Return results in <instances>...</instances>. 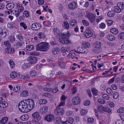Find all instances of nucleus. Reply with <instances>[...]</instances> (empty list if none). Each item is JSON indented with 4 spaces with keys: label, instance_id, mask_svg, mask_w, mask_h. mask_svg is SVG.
<instances>
[{
    "label": "nucleus",
    "instance_id": "nucleus-1",
    "mask_svg": "<svg viewBox=\"0 0 124 124\" xmlns=\"http://www.w3.org/2000/svg\"><path fill=\"white\" fill-rule=\"evenodd\" d=\"M34 101L31 99H28L22 101L18 105L19 111L22 112L26 113L35 107Z\"/></svg>",
    "mask_w": 124,
    "mask_h": 124
},
{
    "label": "nucleus",
    "instance_id": "nucleus-2",
    "mask_svg": "<svg viewBox=\"0 0 124 124\" xmlns=\"http://www.w3.org/2000/svg\"><path fill=\"white\" fill-rule=\"evenodd\" d=\"M55 35L56 38L59 39V41L62 43L68 44L70 42L68 39L70 36L68 31L66 33H62L59 29L55 28Z\"/></svg>",
    "mask_w": 124,
    "mask_h": 124
},
{
    "label": "nucleus",
    "instance_id": "nucleus-3",
    "mask_svg": "<svg viewBox=\"0 0 124 124\" xmlns=\"http://www.w3.org/2000/svg\"><path fill=\"white\" fill-rule=\"evenodd\" d=\"M36 48L37 51H46L49 49V44L46 42H41L37 45Z\"/></svg>",
    "mask_w": 124,
    "mask_h": 124
},
{
    "label": "nucleus",
    "instance_id": "nucleus-4",
    "mask_svg": "<svg viewBox=\"0 0 124 124\" xmlns=\"http://www.w3.org/2000/svg\"><path fill=\"white\" fill-rule=\"evenodd\" d=\"M117 6H115L114 8L115 12L119 13L122 10L124 9V3L122 2H119L117 4Z\"/></svg>",
    "mask_w": 124,
    "mask_h": 124
},
{
    "label": "nucleus",
    "instance_id": "nucleus-5",
    "mask_svg": "<svg viewBox=\"0 0 124 124\" xmlns=\"http://www.w3.org/2000/svg\"><path fill=\"white\" fill-rule=\"evenodd\" d=\"M68 7L69 9L73 10L78 8V5L76 2L72 1L68 4Z\"/></svg>",
    "mask_w": 124,
    "mask_h": 124
},
{
    "label": "nucleus",
    "instance_id": "nucleus-6",
    "mask_svg": "<svg viewBox=\"0 0 124 124\" xmlns=\"http://www.w3.org/2000/svg\"><path fill=\"white\" fill-rule=\"evenodd\" d=\"M41 27L40 24L38 23H32L31 26V29L34 31H38Z\"/></svg>",
    "mask_w": 124,
    "mask_h": 124
},
{
    "label": "nucleus",
    "instance_id": "nucleus-7",
    "mask_svg": "<svg viewBox=\"0 0 124 124\" xmlns=\"http://www.w3.org/2000/svg\"><path fill=\"white\" fill-rule=\"evenodd\" d=\"M32 116L34 120V121L37 122L40 120V116L39 113L37 112H35L32 115Z\"/></svg>",
    "mask_w": 124,
    "mask_h": 124
},
{
    "label": "nucleus",
    "instance_id": "nucleus-8",
    "mask_svg": "<svg viewBox=\"0 0 124 124\" xmlns=\"http://www.w3.org/2000/svg\"><path fill=\"white\" fill-rule=\"evenodd\" d=\"M84 33V36L87 38H89L91 37L92 36V33L89 28L86 29Z\"/></svg>",
    "mask_w": 124,
    "mask_h": 124
},
{
    "label": "nucleus",
    "instance_id": "nucleus-9",
    "mask_svg": "<svg viewBox=\"0 0 124 124\" xmlns=\"http://www.w3.org/2000/svg\"><path fill=\"white\" fill-rule=\"evenodd\" d=\"M27 60L30 64H33L36 63L37 61V58L35 57L30 56L28 58Z\"/></svg>",
    "mask_w": 124,
    "mask_h": 124
},
{
    "label": "nucleus",
    "instance_id": "nucleus-10",
    "mask_svg": "<svg viewBox=\"0 0 124 124\" xmlns=\"http://www.w3.org/2000/svg\"><path fill=\"white\" fill-rule=\"evenodd\" d=\"M72 103L74 105H77L79 104L81 102V100L78 96L74 97L72 99Z\"/></svg>",
    "mask_w": 124,
    "mask_h": 124
},
{
    "label": "nucleus",
    "instance_id": "nucleus-11",
    "mask_svg": "<svg viewBox=\"0 0 124 124\" xmlns=\"http://www.w3.org/2000/svg\"><path fill=\"white\" fill-rule=\"evenodd\" d=\"M87 17L92 23H93L95 22V16L93 14H89L87 15Z\"/></svg>",
    "mask_w": 124,
    "mask_h": 124
},
{
    "label": "nucleus",
    "instance_id": "nucleus-12",
    "mask_svg": "<svg viewBox=\"0 0 124 124\" xmlns=\"http://www.w3.org/2000/svg\"><path fill=\"white\" fill-rule=\"evenodd\" d=\"M77 51L76 52L78 53H86L87 51L85 48H83L81 47H79L77 48Z\"/></svg>",
    "mask_w": 124,
    "mask_h": 124
},
{
    "label": "nucleus",
    "instance_id": "nucleus-13",
    "mask_svg": "<svg viewBox=\"0 0 124 124\" xmlns=\"http://www.w3.org/2000/svg\"><path fill=\"white\" fill-rule=\"evenodd\" d=\"M48 109V107L46 106H44L41 108L39 110V113L41 114H44L46 113Z\"/></svg>",
    "mask_w": 124,
    "mask_h": 124
},
{
    "label": "nucleus",
    "instance_id": "nucleus-14",
    "mask_svg": "<svg viewBox=\"0 0 124 124\" xmlns=\"http://www.w3.org/2000/svg\"><path fill=\"white\" fill-rule=\"evenodd\" d=\"M64 110L63 108H59L57 109L55 111V114L57 115H62L64 113Z\"/></svg>",
    "mask_w": 124,
    "mask_h": 124
},
{
    "label": "nucleus",
    "instance_id": "nucleus-15",
    "mask_svg": "<svg viewBox=\"0 0 124 124\" xmlns=\"http://www.w3.org/2000/svg\"><path fill=\"white\" fill-rule=\"evenodd\" d=\"M54 119V116L51 114H49L47 115L45 118V120L48 122L52 121Z\"/></svg>",
    "mask_w": 124,
    "mask_h": 124
},
{
    "label": "nucleus",
    "instance_id": "nucleus-16",
    "mask_svg": "<svg viewBox=\"0 0 124 124\" xmlns=\"http://www.w3.org/2000/svg\"><path fill=\"white\" fill-rule=\"evenodd\" d=\"M74 121L73 118L69 117L66 119V120L64 122H62L63 124H71Z\"/></svg>",
    "mask_w": 124,
    "mask_h": 124
},
{
    "label": "nucleus",
    "instance_id": "nucleus-17",
    "mask_svg": "<svg viewBox=\"0 0 124 124\" xmlns=\"http://www.w3.org/2000/svg\"><path fill=\"white\" fill-rule=\"evenodd\" d=\"M70 25L72 27L76 26L78 24L77 21L75 19L71 20L70 21Z\"/></svg>",
    "mask_w": 124,
    "mask_h": 124
},
{
    "label": "nucleus",
    "instance_id": "nucleus-18",
    "mask_svg": "<svg viewBox=\"0 0 124 124\" xmlns=\"http://www.w3.org/2000/svg\"><path fill=\"white\" fill-rule=\"evenodd\" d=\"M5 51L7 53L9 54H13L15 52L14 49L10 47H7L6 48Z\"/></svg>",
    "mask_w": 124,
    "mask_h": 124
},
{
    "label": "nucleus",
    "instance_id": "nucleus-19",
    "mask_svg": "<svg viewBox=\"0 0 124 124\" xmlns=\"http://www.w3.org/2000/svg\"><path fill=\"white\" fill-rule=\"evenodd\" d=\"M14 5L13 3H10L8 4L6 6V8L8 10H10L14 7Z\"/></svg>",
    "mask_w": 124,
    "mask_h": 124
},
{
    "label": "nucleus",
    "instance_id": "nucleus-20",
    "mask_svg": "<svg viewBox=\"0 0 124 124\" xmlns=\"http://www.w3.org/2000/svg\"><path fill=\"white\" fill-rule=\"evenodd\" d=\"M8 105V103L7 102L5 101H3L0 103V108H5Z\"/></svg>",
    "mask_w": 124,
    "mask_h": 124
},
{
    "label": "nucleus",
    "instance_id": "nucleus-21",
    "mask_svg": "<svg viewBox=\"0 0 124 124\" xmlns=\"http://www.w3.org/2000/svg\"><path fill=\"white\" fill-rule=\"evenodd\" d=\"M16 9L20 13L22 12L24 8L22 6H20L19 3H17L16 4Z\"/></svg>",
    "mask_w": 124,
    "mask_h": 124
},
{
    "label": "nucleus",
    "instance_id": "nucleus-22",
    "mask_svg": "<svg viewBox=\"0 0 124 124\" xmlns=\"http://www.w3.org/2000/svg\"><path fill=\"white\" fill-rule=\"evenodd\" d=\"M38 102L40 105H41L46 104L47 103V101L46 99H42L39 100Z\"/></svg>",
    "mask_w": 124,
    "mask_h": 124
},
{
    "label": "nucleus",
    "instance_id": "nucleus-23",
    "mask_svg": "<svg viewBox=\"0 0 124 124\" xmlns=\"http://www.w3.org/2000/svg\"><path fill=\"white\" fill-rule=\"evenodd\" d=\"M8 119V118L7 117H3L0 120V123L1 124H4L7 122Z\"/></svg>",
    "mask_w": 124,
    "mask_h": 124
},
{
    "label": "nucleus",
    "instance_id": "nucleus-24",
    "mask_svg": "<svg viewBox=\"0 0 124 124\" xmlns=\"http://www.w3.org/2000/svg\"><path fill=\"white\" fill-rule=\"evenodd\" d=\"M21 120L23 121H26L29 118V116L27 115H23L20 116Z\"/></svg>",
    "mask_w": 124,
    "mask_h": 124
},
{
    "label": "nucleus",
    "instance_id": "nucleus-25",
    "mask_svg": "<svg viewBox=\"0 0 124 124\" xmlns=\"http://www.w3.org/2000/svg\"><path fill=\"white\" fill-rule=\"evenodd\" d=\"M55 120H56V122L55 124H63L62 122H64V121H62L61 118L60 117H58V116L56 117Z\"/></svg>",
    "mask_w": 124,
    "mask_h": 124
},
{
    "label": "nucleus",
    "instance_id": "nucleus-26",
    "mask_svg": "<svg viewBox=\"0 0 124 124\" xmlns=\"http://www.w3.org/2000/svg\"><path fill=\"white\" fill-rule=\"evenodd\" d=\"M104 107L103 106H98L97 109L98 111L101 114H102L104 113Z\"/></svg>",
    "mask_w": 124,
    "mask_h": 124
},
{
    "label": "nucleus",
    "instance_id": "nucleus-27",
    "mask_svg": "<svg viewBox=\"0 0 124 124\" xmlns=\"http://www.w3.org/2000/svg\"><path fill=\"white\" fill-rule=\"evenodd\" d=\"M82 45L83 47H85L84 48H88L90 46V43L88 42L85 41L84 42L82 43Z\"/></svg>",
    "mask_w": 124,
    "mask_h": 124
},
{
    "label": "nucleus",
    "instance_id": "nucleus-28",
    "mask_svg": "<svg viewBox=\"0 0 124 124\" xmlns=\"http://www.w3.org/2000/svg\"><path fill=\"white\" fill-rule=\"evenodd\" d=\"M30 66V64L29 63H24L22 65V67L23 69L25 70L27 68H29Z\"/></svg>",
    "mask_w": 124,
    "mask_h": 124
},
{
    "label": "nucleus",
    "instance_id": "nucleus-29",
    "mask_svg": "<svg viewBox=\"0 0 124 124\" xmlns=\"http://www.w3.org/2000/svg\"><path fill=\"white\" fill-rule=\"evenodd\" d=\"M115 15V12L113 10L109 11L107 13L108 16L110 17H114Z\"/></svg>",
    "mask_w": 124,
    "mask_h": 124
},
{
    "label": "nucleus",
    "instance_id": "nucleus-30",
    "mask_svg": "<svg viewBox=\"0 0 124 124\" xmlns=\"http://www.w3.org/2000/svg\"><path fill=\"white\" fill-rule=\"evenodd\" d=\"M43 24L45 27H49L51 25L50 22L48 21H44L43 22Z\"/></svg>",
    "mask_w": 124,
    "mask_h": 124
},
{
    "label": "nucleus",
    "instance_id": "nucleus-31",
    "mask_svg": "<svg viewBox=\"0 0 124 124\" xmlns=\"http://www.w3.org/2000/svg\"><path fill=\"white\" fill-rule=\"evenodd\" d=\"M62 25L63 26V27H65V28L67 29H68L70 28L69 23L67 21L63 22Z\"/></svg>",
    "mask_w": 124,
    "mask_h": 124
},
{
    "label": "nucleus",
    "instance_id": "nucleus-32",
    "mask_svg": "<svg viewBox=\"0 0 124 124\" xmlns=\"http://www.w3.org/2000/svg\"><path fill=\"white\" fill-rule=\"evenodd\" d=\"M17 76V73L16 72H12L10 74V77L12 78H16Z\"/></svg>",
    "mask_w": 124,
    "mask_h": 124
},
{
    "label": "nucleus",
    "instance_id": "nucleus-33",
    "mask_svg": "<svg viewBox=\"0 0 124 124\" xmlns=\"http://www.w3.org/2000/svg\"><path fill=\"white\" fill-rule=\"evenodd\" d=\"M93 46H94V47L101 48V43L100 42L96 41L94 44Z\"/></svg>",
    "mask_w": 124,
    "mask_h": 124
},
{
    "label": "nucleus",
    "instance_id": "nucleus-34",
    "mask_svg": "<svg viewBox=\"0 0 124 124\" xmlns=\"http://www.w3.org/2000/svg\"><path fill=\"white\" fill-rule=\"evenodd\" d=\"M29 93L27 91H23L21 93V96L23 97L26 96L28 95Z\"/></svg>",
    "mask_w": 124,
    "mask_h": 124
},
{
    "label": "nucleus",
    "instance_id": "nucleus-35",
    "mask_svg": "<svg viewBox=\"0 0 124 124\" xmlns=\"http://www.w3.org/2000/svg\"><path fill=\"white\" fill-rule=\"evenodd\" d=\"M101 48H98L94 47L93 49L92 50V51L95 53H99L100 52Z\"/></svg>",
    "mask_w": 124,
    "mask_h": 124
},
{
    "label": "nucleus",
    "instance_id": "nucleus-36",
    "mask_svg": "<svg viewBox=\"0 0 124 124\" xmlns=\"http://www.w3.org/2000/svg\"><path fill=\"white\" fill-rule=\"evenodd\" d=\"M39 38L40 39L45 38L46 37V35L44 33L42 32L39 33L38 34Z\"/></svg>",
    "mask_w": 124,
    "mask_h": 124
},
{
    "label": "nucleus",
    "instance_id": "nucleus-37",
    "mask_svg": "<svg viewBox=\"0 0 124 124\" xmlns=\"http://www.w3.org/2000/svg\"><path fill=\"white\" fill-rule=\"evenodd\" d=\"M26 48L27 50L30 51L33 50L34 47L33 45H30L27 46Z\"/></svg>",
    "mask_w": 124,
    "mask_h": 124
},
{
    "label": "nucleus",
    "instance_id": "nucleus-38",
    "mask_svg": "<svg viewBox=\"0 0 124 124\" xmlns=\"http://www.w3.org/2000/svg\"><path fill=\"white\" fill-rule=\"evenodd\" d=\"M110 32L112 33L116 34L118 33V30L115 28H112L110 30Z\"/></svg>",
    "mask_w": 124,
    "mask_h": 124
},
{
    "label": "nucleus",
    "instance_id": "nucleus-39",
    "mask_svg": "<svg viewBox=\"0 0 124 124\" xmlns=\"http://www.w3.org/2000/svg\"><path fill=\"white\" fill-rule=\"evenodd\" d=\"M107 38L108 40L111 41H113L115 39L114 36L112 34H110L108 36Z\"/></svg>",
    "mask_w": 124,
    "mask_h": 124
},
{
    "label": "nucleus",
    "instance_id": "nucleus-40",
    "mask_svg": "<svg viewBox=\"0 0 124 124\" xmlns=\"http://www.w3.org/2000/svg\"><path fill=\"white\" fill-rule=\"evenodd\" d=\"M106 92L108 93L111 95H112L114 93L113 91L110 88H108L106 90Z\"/></svg>",
    "mask_w": 124,
    "mask_h": 124
},
{
    "label": "nucleus",
    "instance_id": "nucleus-41",
    "mask_svg": "<svg viewBox=\"0 0 124 124\" xmlns=\"http://www.w3.org/2000/svg\"><path fill=\"white\" fill-rule=\"evenodd\" d=\"M104 112L110 113H111V110L109 107H104Z\"/></svg>",
    "mask_w": 124,
    "mask_h": 124
},
{
    "label": "nucleus",
    "instance_id": "nucleus-42",
    "mask_svg": "<svg viewBox=\"0 0 124 124\" xmlns=\"http://www.w3.org/2000/svg\"><path fill=\"white\" fill-rule=\"evenodd\" d=\"M118 39L124 40V32H122L120 33L118 36Z\"/></svg>",
    "mask_w": 124,
    "mask_h": 124
},
{
    "label": "nucleus",
    "instance_id": "nucleus-43",
    "mask_svg": "<svg viewBox=\"0 0 124 124\" xmlns=\"http://www.w3.org/2000/svg\"><path fill=\"white\" fill-rule=\"evenodd\" d=\"M92 91V93L95 95H97L98 94L97 90L95 88H93Z\"/></svg>",
    "mask_w": 124,
    "mask_h": 124
},
{
    "label": "nucleus",
    "instance_id": "nucleus-44",
    "mask_svg": "<svg viewBox=\"0 0 124 124\" xmlns=\"http://www.w3.org/2000/svg\"><path fill=\"white\" fill-rule=\"evenodd\" d=\"M9 63L10 65V68H13L15 66V63L13 60H10L9 61Z\"/></svg>",
    "mask_w": 124,
    "mask_h": 124
},
{
    "label": "nucleus",
    "instance_id": "nucleus-45",
    "mask_svg": "<svg viewBox=\"0 0 124 124\" xmlns=\"http://www.w3.org/2000/svg\"><path fill=\"white\" fill-rule=\"evenodd\" d=\"M25 52L23 50H21L19 51L18 53L19 55L21 57H22L25 54Z\"/></svg>",
    "mask_w": 124,
    "mask_h": 124
},
{
    "label": "nucleus",
    "instance_id": "nucleus-46",
    "mask_svg": "<svg viewBox=\"0 0 124 124\" xmlns=\"http://www.w3.org/2000/svg\"><path fill=\"white\" fill-rule=\"evenodd\" d=\"M30 75L33 78L35 77L36 75L35 71V70L31 71L30 73Z\"/></svg>",
    "mask_w": 124,
    "mask_h": 124
},
{
    "label": "nucleus",
    "instance_id": "nucleus-47",
    "mask_svg": "<svg viewBox=\"0 0 124 124\" xmlns=\"http://www.w3.org/2000/svg\"><path fill=\"white\" fill-rule=\"evenodd\" d=\"M113 95V98L116 99L118 98L119 96V94L118 92H116L113 93L112 94Z\"/></svg>",
    "mask_w": 124,
    "mask_h": 124
},
{
    "label": "nucleus",
    "instance_id": "nucleus-48",
    "mask_svg": "<svg viewBox=\"0 0 124 124\" xmlns=\"http://www.w3.org/2000/svg\"><path fill=\"white\" fill-rule=\"evenodd\" d=\"M17 39L19 40H22L23 39V37L21 34H18L16 36Z\"/></svg>",
    "mask_w": 124,
    "mask_h": 124
},
{
    "label": "nucleus",
    "instance_id": "nucleus-49",
    "mask_svg": "<svg viewBox=\"0 0 124 124\" xmlns=\"http://www.w3.org/2000/svg\"><path fill=\"white\" fill-rule=\"evenodd\" d=\"M15 24L14 23H9L7 25L8 27V28L10 29H13L15 26L14 24Z\"/></svg>",
    "mask_w": 124,
    "mask_h": 124
},
{
    "label": "nucleus",
    "instance_id": "nucleus-50",
    "mask_svg": "<svg viewBox=\"0 0 124 124\" xmlns=\"http://www.w3.org/2000/svg\"><path fill=\"white\" fill-rule=\"evenodd\" d=\"M20 25L21 27H23L24 30H26L27 28V26L26 25V24H25L24 23H20Z\"/></svg>",
    "mask_w": 124,
    "mask_h": 124
},
{
    "label": "nucleus",
    "instance_id": "nucleus-51",
    "mask_svg": "<svg viewBox=\"0 0 124 124\" xmlns=\"http://www.w3.org/2000/svg\"><path fill=\"white\" fill-rule=\"evenodd\" d=\"M102 97L104 99L108 100L109 98V95L106 94H104L102 95Z\"/></svg>",
    "mask_w": 124,
    "mask_h": 124
},
{
    "label": "nucleus",
    "instance_id": "nucleus-52",
    "mask_svg": "<svg viewBox=\"0 0 124 124\" xmlns=\"http://www.w3.org/2000/svg\"><path fill=\"white\" fill-rule=\"evenodd\" d=\"M8 31L7 30H6L4 32L3 31V34H2L1 36V38H3L5 37L7 35V34L8 33Z\"/></svg>",
    "mask_w": 124,
    "mask_h": 124
},
{
    "label": "nucleus",
    "instance_id": "nucleus-53",
    "mask_svg": "<svg viewBox=\"0 0 124 124\" xmlns=\"http://www.w3.org/2000/svg\"><path fill=\"white\" fill-rule=\"evenodd\" d=\"M60 67L64 69L65 66V64L64 62H62L59 63Z\"/></svg>",
    "mask_w": 124,
    "mask_h": 124
},
{
    "label": "nucleus",
    "instance_id": "nucleus-54",
    "mask_svg": "<svg viewBox=\"0 0 124 124\" xmlns=\"http://www.w3.org/2000/svg\"><path fill=\"white\" fill-rule=\"evenodd\" d=\"M116 77V76H115L113 78L110 79L109 81L108 84H112L114 81L115 78Z\"/></svg>",
    "mask_w": 124,
    "mask_h": 124
},
{
    "label": "nucleus",
    "instance_id": "nucleus-55",
    "mask_svg": "<svg viewBox=\"0 0 124 124\" xmlns=\"http://www.w3.org/2000/svg\"><path fill=\"white\" fill-rule=\"evenodd\" d=\"M23 15H25L26 17L29 16L30 15L29 12L27 10L24 11L23 12Z\"/></svg>",
    "mask_w": 124,
    "mask_h": 124
},
{
    "label": "nucleus",
    "instance_id": "nucleus-56",
    "mask_svg": "<svg viewBox=\"0 0 124 124\" xmlns=\"http://www.w3.org/2000/svg\"><path fill=\"white\" fill-rule=\"evenodd\" d=\"M98 101V102L100 104H103L105 103V101L103 99H99Z\"/></svg>",
    "mask_w": 124,
    "mask_h": 124
},
{
    "label": "nucleus",
    "instance_id": "nucleus-57",
    "mask_svg": "<svg viewBox=\"0 0 124 124\" xmlns=\"http://www.w3.org/2000/svg\"><path fill=\"white\" fill-rule=\"evenodd\" d=\"M20 87L18 86H16L14 88V90L16 92H18L20 90Z\"/></svg>",
    "mask_w": 124,
    "mask_h": 124
},
{
    "label": "nucleus",
    "instance_id": "nucleus-58",
    "mask_svg": "<svg viewBox=\"0 0 124 124\" xmlns=\"http://www.w3.org/2000/svg\"><path fill=\"white\" fill-rule=\"evenodd\" d=\"M22 78L23 79L26 80L27 79L29 78L30 76L26 74L25 76H22Z\"/></svg>",
    "mask_w": 124,
    "mask_h": 124
},
{
    "label": "nucleus",
    "instance_id": "nucleus-59",
    "mask_svg": "<svg viewBox=\"0 0 124 124\" xmlns=\"http://www.w3.org/2000/svg\"><path fill=\"white\" fill-rule=\"evenodd\" d=\"M61 51L63 53V55H66V52H68V51L66 50L63 47L61 48Z\"/></svg>",
    "mask_w": 124,
    "mask_h": 124
},
{
    "label": "nucleus",
    "instance_id": "nucleus-60",
    "mask_svg": "<svg viewBox=\"0 0 124 124\" xmlns=\"http://www.w3.org/2000/svg\"><path fill=\"white\" fill-rule=\"evenodd\" d=\"M50 43L51 46H53L54 45V38L52 37L51 40H50Z\"/></svg>",
    "mask_w": 124,
    "mask_h": 124
},
{
    "label": "nucleus",
    "instance_id": "nucleus-61",
    "mask_svg": "<svg viewBox=\"0 0 124 124\" xmlns=\"http://www.w3.org/2000/svg\"><path fill=\"white\" fill-rule=\"evenodd\" d=\"M83 24L85 26H87L89 25L88 22L86 20H83L82 21Z\"/></svg>",
    "mask_w": 124,
    "mask_h": 124
},
{
    "label": "nucleus",
    "instance_id": "nucleus-62",
    "mask_svg": "<svg viewBox=\"0 0 124 124\" xmlns=\"http://www.w3.org/2000/svg\"><path fill=\"white\" fill-rule=\"evenodd\" d=\"M4 45L5 47H9L10 46V44L8 43V41H6L4 42Z\"/></svg>",
    "mask_w": 124,
    "mask_h": 124
},
{
    "label": "nucleus",
    "instance_id": "nucleus-63",
    "mask_svg": "<svg viewBox=\"0 0 124 124\" xmlns=\"http://www.w3.org/2000/svg\"><path fill=\"white\" fill-rule=\"evenodd\" d=\"M73 114V112L71 111H68L66 113V115L68 116H71Z\"/></svg>",
    "mask_w": 124,
    "mask_h": 124
},
{
    "label": "nucleus",
    "instance_id": "nucleus-64",
    "mask_svg": "<svg viewBox=\"0 0 124 124\" xmlns=\"http://www.w3.org/2000/svg\"><path fill=\"white\" fill-rule=\"evenodd\" d=\"M15 38L13 36H11L9 38V40L11 43H12L15 40Z\"/></svg>",
    "mask_w": 124,
    "mask_h": 124
}]
</instances>
